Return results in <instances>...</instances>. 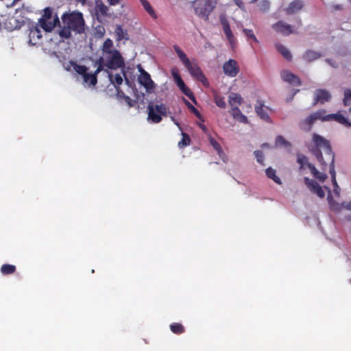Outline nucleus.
I'll return each instance as SVG.
<instances>
[{
  "label": "nucleus",
  "mask_w": 351,
  "mask_h": 351,
  "mask_svg": "<svg viewBox=\"0 0 351 351\" xmlns=\"http://www.w3.org/2000/svg\"><path fill=\"white\" fill-rule=\"evenodd\" d=\"M182 139L180 141H179L178 145L179 147V148L180 149H183L185 147L188 146L190 145L191 143V138L189 136V134H187L186 133H184V132H182Z\"/></svg>",
  "instance_id": "f704fd0d"
},
{
  "label": "nucleus",
  "mask_w": 351,
  "mask_h": 351,
  "mask_svg": "<svg viewBox=\"0 0 351 351\" xmlns=\"http://www.w3.org/2000/svg\"><path fill=\"white\" fill-rule=\"evenodd\" d=\"M265 108H267L265 107L264 103L262 102L261 100H258L257 105L255 106L256 113L258 114V116L261 119H263L267 122H269L270 117Z\"/></svg>",
  "instance_id": "f3484780"
},
{
  "label": "nucleus",
  "mask_w": 351,
  "mask_h": 351,
  "mask_svg": "<svg viewBox=\"0 0 351 351\" xmlns=\"http://www.w3.org/2000/svg\"><path fill=\"white\" fill-rule=\"evenodd\" d=\"M345 208L348 210H351V202L347 203L346 205L345 206Z\"/></svg>",
  "instance_id": "864d4df0"
},
{
  "label": "nucleus",
  "mask_w": 351,
  "mask_h": 351,
  "mask_svg": "<svg viewBox=\"0 0 351 351\" xmlns=\"http://www.w3.org/2000/svg\"><path fill=\"white\" fill-rule=\"evenodd\" d=\"M14 21V22H16V21H16V19H14V18H13V17H12V18H11V19H10V22H9V23H11V21Z\"/></svg>",
  "instance_id": "bf43d9fd"
},
{
  "label": "nucleus",
  "mask_w": 351,
  "mask_h": 351,
  "mask_svg": "<svg viewBox=\"0 0 351 351\" xmlns=\"http://www.w3.org/2000/svg\"><path fill=\"white\" fill-rule=\"evenodd\" d=\"M105 72L108 74L109 80L111 84L116 87H119L123 83V77L120 73L113 74L112 71L105 69Z\"/></svg>",
  "instance_id": "412c9836"
},
{
  "label": "nucleus",
  "mask_w": 351,
  "mask_h": 351,
  "mask_svg": "<svg viewBox=\"0 0 351 351\" xmlns=\"http://www.w3.org/2000/svg\"><path fill=\"white\" fill-rule=\"evenodd\" d=\"M256 0H254L253 1H256Z\"/></svg>",
  "instance_id": "680f3d73"
},
{
  "label": "nucleus",
  "mask_w": 351,
  "mask_h": 351,
  "mask_svg": "<svg viewBox=\"0 0 351 351\" xmlns=\"http://www.w3.org/2000/svg\"><path fill=\"white\" fill-rule=\"evenodd\" d=\"M42 38L41 31L38 27H33L29 29V43L35 45L36 42Z\"/></svg>",
  "instance_id": "aec40b11"
},
{
  "label": "nucleus",
  "mask_w": 351,
  "mask_h": 351,
  "mask_svg": "<svg viewBox=\"0 0 351 351\" xmlns=\"http://www.w3.org/2000/svg\"><path fill=\"white\" fill-rule=\"evenodd\" d=\"M105 63L106 61L104 60V58L102 57H100L97 61L96 64L97 65V69L95 71L94 74L95 76L97 77V75L102 71H105Z\"/></svg>",
  "instance_id": "c9c22d12"
},
{
  "label": "nucleus",
  "mask_w": 351,
  "mask_h": 351,
  "mask_svg": "<svg viewBox=\"0 0 351 351\" xmlns=\"http://www.w3.org/2000/svg\"><path fill=\"white\" fill-rule=\"evenodd\" d=\"M297 162L300 165V169H303L305 168V166L308 167V158L306 156L298 154L297 155Z\"/></svg>",
  "instance_id": "e433bc0d"
},
{
  "label": "nucleus",
  "mask_w": 351,
  "mask_h": 351,
  "mask_svg": "<svg viewBox=\"0 0 351 351\" xmlns=\"http://www.w3.org/2000/svg\"><path fill=\"white\" fill-rule=\"evenodd\" d=\"M171 75L179 88H183L184 86V82L182 80L180 75L179 74L177 69H172L171 71Z\"/></svg>",
  "instance_id": "cd10ccee"
},
{
  "label": "nucleus",
  "mask_w": 351,
  "mask_h": 351,
  "mask_svg": "<svg viewBox=\"0 0 351 351\" xmlns=\"http://www.w3.org/2000/svg\"><path fill=\"white\" fill-rule=\"evenodd\" d=\"M304 7V3L301 0H294L291 2L289 6L286 9V13L287 14H293L298 12Z\"/></svg>",
  "instance_id": "a211bd4d"
},
{
  "label": "nucleus",
  "mask_w": 351,
  "mask_h": 351,
  "mask_svg": "<svg viewBox=\"0 0 351 351\" xmlns=\"http://www.w3.org/2000/svg\"><path fill=\"white\" fill-rule=\"evenodd\" d=\"M106 69L115 70L117 69H123L125 62L120 52L114 49L111 53L108 54L106 60Z\"/></svg>",
  "instance_id": "423d86ee"
},
{
  "label": "nucleus",
  "mask_w": 351,
  "mask_h": 351,
  "mask_svg": "<svg viewBox=\"0 0 351 351\" xmlns=\"http://www.w3.org/2000/svg\"><path fill=\"white\" fill-rule=\"evenodd\" d=\"M117 96L119 98L125 99L127 95L124 93V92L121 90V87H116Z\"/></svg>",
  "instance_id": "49530a36"
},
{
  "label": "nucleus",
  "mask_w": 351,
  "mask_h": 351,
  "mask_svg": "<svg viewBox=\"0 0 351 351\" xmlns=\"http://www.w3.org/2000/svg\"><path fill=\"white\" fill-rule=\"evenodd\" d=\"M218 0H197L195 2V14L204 21H208L209 15L216 7Z\"/></svg>",
  "instance_id": "20e7f679"
},
{
  "label": "nucleus",
  "mask_w": 351,
  "mask_h": 351,
  "mask_svg": "<svg viewBox=\"0 0 351 351\" xmlns=\"http://www.w3.org/2000/svg\"><path fill=\"white\" fill-rule=\"evenodd\" d=\"M169 328L171 331L176 335H181L185 331L184 326L180 323H172L170 324Z\"/></svg>",
  "instance_id": "c756f323"
},
{
  "label": "nucleus",
  "mask_w": 351,
  "mask_h": 351,
  "mask_svg": "<svg viewBox=\"0 0 351 351\" xmlns=\"http://www.w3.org/2000/svg\"><path fill=\"white\" fill-rule=\"evenodd\" d=\"M179 88L190 99H191L193 101H195V97L193 95V93H192V91L185 84H184V86L183 88Z\"/></svg>",
  "instance_id": "a19ab883"
},
{
  "label": "nucleus",
  "mask_w": 351,
  "mask_h": 351,
  "mask_svg": "<svg viewBox=\"0 0 351 351\" xmlns=\"http://www.w3.org/2000/svg\"><path fill=\"white\" fill-rule=\"evenodd\" d=\"M278 51L287 60L290 61L292 60V55L290 51L284 45L281 44H277L276 45Z\"/></svg>",
  "instance_id": "b1692460"
},
{
  "label": "nucleus",
  "mask_w": 351,
  "mask_h": 351,
  "mask_svg": "<svg viewBox=\"0 0 351 351\" xmlns=\"http://www.w3.org/2000/svg\"><path fill=\"white\" fill-rule=\"evenodd\" d=\"M224 73L231 77H235L239 72V67L236 60L230 59L223 65Z\"/></svg>",
  "instance_id": "9b49d317"
},
{
  "label": "nucleus",
  "mask_w": 351,
  "mask_h": 351,
  "mask_svg": "<svg viewBox=\"0 0 351 351\" xmlns=\"http://www.w3.org/2000/svg\"><path fill=\"white\" fill-rule=\"evenodd\" d=\"M238 119L240 122L243 123H247L248 122L247 118L246 116L243 114L242 113L239 115L238 118H236Z\"/></svg>",
  "instance_id": "09e8293b"
},
{
  "label": "nucleus",
  "mask_w": 351,
  "mask_h": 351,
  "mask_svg": "<svg viewBox=\"0 0 351 351\" xmlns=\"http://www.w3.org/2000/svg\"><path fill=\"white\" fill-rule=\"evenodd\" d=\"M214 100H215V103L216 104V105L218 107H219L221 108H226V101H225L223 97L219 96V95H215Z\"/></svg>",
  "instance_id": "ea45409f"
},
{
  "label": "nucleus",
  "mask_w": 351,
  "mask_h": 351,
  "mask_svg": "<svg viewBox=\"0 0 351 351\" xmlns=\"http://www.w3.org/2000/svg\"><path fill=\"white\" fill-rule=\"evenodd\" d=\"M110 5H115L119 3L120 0H107Z\"/></svg>",
  "instance_id": "8fccbe9b"
},
{
  "label": "nucleus",
  "mask_w": 351,
  "mask_h": 351,
  "mask_svg": "<svg viewBox=\"0 0 351 351\" xmlns=\"http://www.w3.org/2000/svg\"><path fill=\"white\" fill-rule=\"evenodd\" d=\"M228 101H229V104L230 106H238L242 103L243 98L241 97V96L239 94L235 93H232L229 95Z\"/></svg>",
  "instance_id": "bb28decb"
},
{
  "label": "nucleus",
  "mask_w": 351,
  "mask_h": 351,
  "mask_svg": "<svg viewBox=\"0 0 351 351\" xmlns=\"http://www.w3.org/2000/svg\"><path fill=\"white\" fill-rule=\"evenodd\" d=\"M148 110V119L154 123H158L161 121L162 116H166L167 107L165 104H149L147 106Z\"/></svg>",
  "instance_id": "6e6552de"
},
{
  "label": "nucleus",
  "mask_w": 351,
  "mask_h": 351,
  "mask_svg": "<svg viewBox=\"0 0 351 351\" xmlns=\"http://www.w3.org/2000/svg\"><path fill=\"white\" fill-rule=\"evenodd\" d=\"M221 23L224 34L226 36V38L229 41L230 44L233 47L235 45V38L232 32L228 21L226 18H221Z\"/></svg>",
  "instance_id": "2eb2a0df"
},
{
  "label": "nucleus",
  "mask_w": 351,
  "mask_h": 351,
  "mask_svg": "<svg viewBox=\"0 0 351 351\" xmlns=\"http://www.w3.org/2000/svg\"><path fill=\"white\" fill-rule=\"evenodd\" d=\"M276 145L277 146L289 147L290 143L282 136H278L276 138Z\"/></svg>",
  "instance_id": "79ce46f5"
},
{
  "label": "nucleus",
  "mask_w": 351,
  "mask_h": 351,
  "mask_svg": "<svg viewBox=\"0 0 351 351\" xmlns=\"http://www.w3.org/2000/svg\"><path fill=\"white\" fill-rule=\"evenodd\" d=\"M210 143L211 145L213 146V147L217 152L219 157H221L222 158V160L223 161H225V159L223 158L225 154H224L219 143L213 138H211L210 139Z\"/></svg>",
  "instance_id": "473e14b6"
},
{
  "label": "nucleus",
  "mask_w": 351,
  "mask_h": 351,
  "mask_svg": "<svg viewBox=\"0 0 351 351\" xmlns=\"http://www.w3.org/2000/svg\"><path fill=\"white\" fill-rule=\"evenodd\" d=\"M269 1H266V0L263 1V2L261 3V9L263 11L266 12L269 10Z\"/></svg>",
  "instance_id": "de8ad7c7"
},
{
  "label": "nucleus",
  "mask_w": 351,
  "mask_h": 351,
  "mask_svg": "<svg viewBox=\"0 0 351 351\" xmlns=\"http://www.w3.org/2000/svg\"><path fill=\"white\" fill-rule=\"evenodd\" d=\"M272 28L277 33L284 36H289L291 34L297 33L293 25H289L281 20L272 25Z\"/></svg>",
  "instance_id": "1a4fd4ad"
},
{
  "label": "nucleus",
  "mask_w": 351,
  "mask_h": 351,
  "mask_svg": "<svg viewBox=\"0 0 351 351\" xmlns=\"http://www.w3.org/2000/svg\"><path fill=\"white\" fill-rule=\"evenodd\" d=\"M308 168L310 169L313 177L319 180V181L324 182L327 178V176L325 173H321L319 171H317V169L313 164L308 163Z\"/></svg>",
  "instance_id": "5701e85b"
},
{
  "label": "nucleus",
  "mask_w": 351,
  "mask_h": 351,
  "mask_svg": "<svg viewBox=\"0 0 351 351\" xmlns=\"http://www.w3.org/2000/svg\"><path fill=\"white\" fill-rule=\"evenodd\" d=\"M331 99V95L326 89H317L315 92V99L313 105H316L317 103L324 104L326 101H330Z\"/></svg>",
  "instance_id": "4468645a"
},
{
  "label": "nucleus",
  "mask_w": 351,
  "mask_h": 351,
  "mask_svg": "<svg viewBox=\"0 0 351 351\" xmlns=\"http://www.w3.org/2000/svg\"><path fill=\"white\" fill-rule=\"evenodd\" d=\"M321 55L315 51L313 50H307L302 56V58L306 62H312L318 59Z\"/></svg>",
  "instance_id": "393cba45"
},
{
  "label": "nucleus",
  "mask_w": 351,
  "mask_h": 351,
  "mask_svg": "<svg viewBox=\"0 0 351 351\" xmlns=\"http://www.w3.org/2000/svg\"><path fill=\"white\" fill-rule=\"evenodd\" d=\"M109 9L101 0H95V11L97 15L101 16H108Z\"/></svg>",
  "instance_id": "4be33fe9"
},
{
  "label": "nucleus",
  "mask_w": 351,
  "mask_h": 351,
  "mask_svg": "<svg viewBox=\"0 0 351 351\" xmlns=\"http://www.w3.org/2000/svg\"><path fill=\"white\" fill-rule=\"evenodd\" d=\"M265 173H266V176L273 180L277 184H281V181H280V179L276 176V170L274 169L273 168L271 167H268L266 170H265Z\"/></svg>",
  "instance_id": "2f4dec72"
},
{
  "label": "nucleus",
  "mask_w": 351,
  "mask_h": 351,
  "mask_svg": "<svg viewBox=\"0 0 351 351\" xmlns=\"http://www.w3.org/2000/svg\"><path fill=\"white\" fill-rule=\"evenodd\" d=\"M330 120L336 121L338 123L345 125L346 126H349V125H351V123L349 122L346 117L339 113L328 114L323 118V121Z\"/></svg>",
  "instance_id": "6ab92c4d"
},
{
  "label": "nucleus",
  "mask_w": 351,
  "mask_h": 351,
  "mask_svg": "<svg viewBox=\"0 0 351 351\" xmlns=\"http://www.w3.org/2000/svg\"><path fill=\"white\" fill-rule=\"evenodd\" d=\"M305 184L313 193H315L319 197L323 198L325 196V193L321 186L315 180H311L307 177L304 179Z\"/></svg>",
  "instance_id": "ddd939ff"
},
{
  "label": "nucleus",
  "mask_w": 351,
  "mask_h": 351,
  "mask_svg": "<svg viewBox=\"0 0 351 351\" xmlns=\"http://www.w3.org/2000/svg\"><path fill=\"white\" fill-rule=\"evenodd\" d=\"M325 113L324 110H319L314 113L311 114L308 117H307L302 123V128L306 129L304 125H307V130H309L312 126V125L315 123V121L317 119L323 120V118L325 117L324 114Z\"/></svg>",
  "instance_id": "f8f14e48"
},
{
  "label": "nucleus",
  "mask_w": 351,
  "mask_h": 351,
  "mask_svg": "<svg viewBox=\"0 0 351 351\" xmlns=\"http://www.w3.org/2000/svg\"><path fill=\"white\" fill-rule=\"evenodd\" d=\"M230 107H231L232 114L233 117L234 119L238 118L239 115L242 113L241 112L240 109L239 108L238 106H230Z\"/></svg>",
  "instance_id": "c03bdc74"
},
{
  "label": "nucleus",
  "mask_w": 351,
  "mask_h": 351,
  "mask_svg": "<svg viewBox=\"0 0 351 351\" xmlns=\"http://www.w3.org/2000/svg\"><path fill=\"white\" fill-rule=\"evenodd\" d=\"M343 102L345 106H350L349 112L351 114V88H347L344 90Z\"/></svg>",
  "instance_id": "72a5a7b5"
},
{
  "label": "nucleus",
  "mask_w": 351,
  "mask_h": 351,
  "mask_svg": "<svg viewBox=\"0 0 351 351\" xmlns=\"http://www.w3.org/2000/svg\"><path fill=\"white\" fill-rule=\"evenodd\" d=\"M142 5L143 6L144 9L147 11V12L154 19L157 18V15L154 10V8L152 7L150 3L148 2L147 0H140Z\"/></svg>",
  "instance_id": "c85d7f7f"
},
{
  "label": "nucleus",
  "mask_w": 351,
  "mask_h": 351,
  "mask_svg": "<svg viewBox=\"0 0 351 351\" xmlns=\"http://www.w3.org/2000/svg\"><path fill=\"white\" fill-rule=\"evenodd\" d=\"M16 271V267L13 265L3 264L1 267V272L3 275L12 274Z\"/></svg>",
  "instance_id": "7c9ffc66"
},
{
  "label": "nucleus",
  "mask_w": 351,
  "mask_h": 351,
  "mask_svg": "<svg viewBox=\"0 0 351 351\" xmlns=\"http://www.w3.org/2000/svg\"><path fill=\"white\" fill-rule=\"evenodd\" d=\"M52 17V9L47 7L44 9V13L42 18L39 19L40 26L47 32H50L57 25H60L59 18L57 15L52 21H49Z\"/></svg>",
  "instance_id": "39448f33"
},
{
  "label": "nucleus",
  "mask_w": 351,
  "mask_h": 351,
  "mask_svg": "<svg viewBox=\"0 0 351 351\" xmlns=\"http://www.w3.org/2000/svg\"><path fill=\"white\" fill-rule=\"evenodd\" d=\"M124 100L128 103V104L130 106H132L133 104L132 103V99H130V97L129 96H127L125 97Z\"/></svg>",
  "instance_id": "3c124183"
},
{
  "label": "nucleus",
  "mask_w": 351,
  "mask_h": 351,
  "mask_svg": "<svg viewBox=\"0 0 351 351\" xmlns=\"http://www.w3.org/2000/svg\"><path fill=\"white\" fill-rule=\"evenodd\" d=\"M117 40H128V34L126 30L123 29L121 25H117L114 29Z\"/></svg>",
  "instance_id": "a878e982"
},
{
  "label": "nucleus",
  "mask_w": 351,
  "mask_h": 351,
  "mask_svg": "<svg viewBox=\"0 0 351 351\" xmlns=\"http://www.w3.org/2000/svg\"><path fill=\"white\" fill-rule=\"evenodd\" d=\"M71 65L72 66L73 70L79 75H80L83 80L84 82L86 84H88L89 85L95 86L97 83V77L93 73H88V67L84 65H80L77 64L75 62L71 61Z\"/></svg>",
  "instance_id": "0eeeda50"
},
{
  "label": "nucleus",
  "mask_w": 351,
  "mask_h": 351,
  "mask_svg": "<svg viewBox=\"0 0 351 351\" xmlns=\"http://www.w3.org/2000/svg\"><path fill=\"white\" fill-rule=\"evenodd\" d=\"M173 49L177 53L178 58L182 61L191 76L197 80L201 82L204 86L208 85V82L205 75L203 73L197 63L195 61H190L186 55L181 50L178 45L173 46Z\"/></svg>",
  "instance_id": "7ed1b4c3"
},
{
  "label": "nucleus",
  "mask_w": 351,
  "mask_h": 351,
  "mask_svg": "<svg viewBox=\"0 0 351 351\" xmlns=\"http://www.w3.org/2000/svg\"><path fill=\"white\" fill-rule=\"evenodd\" d=\"M63 26L59 32L62 38H69L71 31L82 34L85 31V21L82 12L78 11L66 12L61 16Z\"/></svg>",
  "instance_id": "f03ea898"
},
{
  "label": "nucleus",
  "mask_w": 351,
  "mask_h": 351,
  "mask_svg": "<svg viewBox=\"0 0 351 351\" xmlns=\"http://www.w3.org/2000/svg\"><path fill=\"white\" fill-rule=\"evenodd\" d=\"M112 45H113L112 41L110 39L108 38L104 43L103 49H102L103 51L107 54L111 53L112 51L114 50V49H111Z\"/></svg>",
  "instance_id": "58836bf2"
},
{
  "label": "nucleus",
  "mask_w": 351,
  "mask_h": 351,
  "mask_svg": "<svg viewBox=\"0 0 351 351\" xmlns=\"http://www.w3.org/2000/svg\"><path fill=\"white\" fill-rule=\"evenodd\" d=\"M21 0H14L12 3V5H14V4H16L17 2L20 1Z\"/></svg>",
  "instance_id": "13d9d810"
},
{
  "label": "nucleus",
  "mask_w": 351,
  "mask_h": 351,
  "mask_svg": "<svg viewBox=\"0 0 351 351\" xmlns=\"http://www.w3.org/2000/svg\"><path fill=\"white\" fill-rule=\"evenodd\" d=\"M281 77L285 82H287L293 86H300L302 83L301 80L297 75L289 71H282L281 73Z\"/></svg>",
  "instance_id": "dca6fc26"
},
{
  "label": "nucleus",
  "mask_w": 351,
  "mask_h": 351,
  "mask_svg": "<svg viewBox=\"0 0 351 351\" xmlns=\"http://www.w3.org/2000/svg\"><path fill=\"white\" fill-rule=\"evenodd\" d=\"M79 2H81L82 3H85L86 0H77Z\"/></svg>",
  "instance_id": "052dcab7"
},
{
  "label": "nucleus",
  "mask_w": 351,
  "mask_h": 351,
  "mask_svg": "<svg viewBox=\"0 0 351 351\" xmlns=\"http://www.w3.org/2000/svg\"><path fill=\"white\" fill-rule=\"evenodd\" d=\"M351 1V0H350Z\"/></svg>",
  "instance_id": "e2e57ef3"
},
{
  "label": "nucleus",
  "mask_w": 351,
  "mask_h": 351,
  "mask_svg": "<svg viewBox=\"0 0 351 351\" xmlns=\"http://www.w3.org/2000/svg\"><path fill=\"white\" fill-rule=\"evenodd\" d=\"M254 154L256 158L257 162L261 165L264 166V155L263 152L260 150H256L254 151Z\"/></svg>",
  "instance_id": "37998d69"
},
{
  "label": "nucleus",
  "mask_w": 351,
  "mask_h": 351,
  "mask_svg": "<svg viewBox=\"0 0 351 351\" xmlns=\"http://www.w3.org/2000/svg\"><path fill=\"white\" fill-rule=\"evenodd\" d=\"M122 73H123V76L125 77L126 82H129L128 80L126 77V74L124 71H122Z\"/></svg>",
  "instance_id": "6e6d98bb"
},
{
  "label": "nucleus",
  "mask_w": 351,
  "mask_h": 351,
  "mask_svg": "<svg viewBox=\"0 0 351 351\" xmlns=\"http://www.w3.org/2000/svg\"><path fill=\"white\" fill-rule=\"evenodd\" d=\"M139 71L138 82L144 86L147 91H151L154 88V83L150 75L142 68L139 69Z\"/></svg>",
  "instance_id": "9d476101"
},
{
  "label": "nucleus",
  "mask_w": 351,
  "mask_h": 351,
  "mask_svg": "<svg viewBox=\"0 0 351 351\" xmlns=\"http://www.w3.org/2000/svg\"><path fill=\"white\" fill-rule=\"evenodd\" d=\"M343 8L342 5H335L333 6V9L335 10H341Z\"/></svg>",
  "instance_id": "603ef678"
},
{
  "label": "nucleus",
  "mask_w": 351,
  "mask_h": 351,
  "mask_svg": "<svg viewBox=\"0 0 351 351\" xmlns=\"http://www.w3.org/2000/svg\"><path fill=\"white\" fill-rule=\"evenodd\" d=\"M236 3L240 7L242 3L241 1V0H237L236 1Z\"/></svg>",
  "instance_id": "4d7b16f0"
},
{
  "label": "nucleus",
  "mask_w": 351,
  "mask_h": 351,
  "mask_svg": "<svg viewBox=\"0 0 351 351\" xmlns=\"http://www.w3.org/2000/svg\"><path fill=\"white\" fill-rule=\"evenodd\" d=\"M313 141L315 147L311 149V152L322 165L326 167L327 161L330 162L329 173L331 175L334 185H337L335 179V154L332 151L329 141L316 134H313Z\"/></svg>",
  "instance_id": "f257e3e1"
},
{
  "label": "nucleus",
  "mask_w": 351,
  "mask_h": 351,
  "mask_svg": "<svg viewBox=\"0 0 351 351\" xmlns=\"http://www.w3.org/2000/svg\"><path fill=\"white\" fill-rule=\"evenodd\" d=\"M297 23H298V27L302 26V20H301V19H300V18H298V19H297Z\"/></svg>",
  "instance_id": "5fc2aeb1"
},
{
  "label": "nucleus",
  "mask_w": 351,
  "mask_h": 351,
  "mask_svg": "<svg viewBox=\"0 0 351 351\" xmlns=\"http://www.w3.org/2000/svg\"><path fill=\"white\" fill-rule=\"evenodd\" d=\"M186 105L188 106L191 111L196 115V117L199 118L200 117L201 114L199 112L193 105H191L189 101H186Z\"/></svg>",
  "instance_id": "a18cd8bd"
},
{
  "label": "nucleus",
  "mask_w": 351,
  "mask_h": 351,
  "mask_svg": "<svg viewBox=\"0 0 351 351\" xmlns=\"http://www.w3.org/2000/svg\"><path fill=\"white\" fill-rule=\"evenodd\" d=\"M243 32L244 33L245 36L247 37L248 41H250V40H252L254 43H258V40L256 38V36L254 35L252 29L244 28L243 29Z\"/></svg>",
  "instance_id": "4c0bfd02"
}]
</instances>
